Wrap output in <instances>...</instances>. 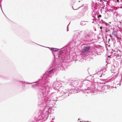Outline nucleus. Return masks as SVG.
<instances>
[{
    "mask_svg": "<svg viewBox=\"0 0 122 122\" xmlns=\"http://www.w3.org/2000/svg\"><path fill=\"white\" fill-rule=\"evenodd\" d=\"M91 47L89 46L87 47H85L82 50L83 54L84 55L86 54L87 52H89Z\"/></svg>",
    "mask_w": 122,
    "mask_h": 122,
    "instance_id": "1",
    "label": "nucleus"
},
{
    "mask_svg": "<svg viewBox=\"0 0 122 122\" xmlns=\"http://www.w3.org/2000/svg\"><path fill=\"white\" fill-rule=\"evenodd\" d=\"M112 35L115 37H117L118 36V34L117 32L113 30L112 33Z\"/></svg>",
    "mask_w": 122,
    "mask_h": 122,
    "instance_id": "2",
    "label": "nucleus"
},
{
    "mask_svg": "<svg viewBox=\"0 0 122 122\" xmlns=\"http://www.w3.org/2000/svg\"><path fill=\"white\" fill-rule=\"evenodd\" d=\"M115 54L116 55H117L118 56H121L120 53L119 51L116 52V53H115Z\"/></svg>",
    "mask_w": 122,
    "mask_h": 122,
    "instance_id": "3",
    "label": "nucleus"
},
{
    "mask_svg": "<svg viewBox=\"0 0 122 122\" xmlns=\"http://www.w3.org/2000/svg\"><path fill=\"white\" fill-rule=\"evenodd\" d=\"M51 50L54 51H58V49H57L54 48H51Z\"/></svg>",
    "mask_w": 122,
    "mask_h": 122,
    "instance_id": "4",
    "label": "nucleus"
},
{
    "mask_svg": "<svg viewBox=\"0 0 122 122\" xmlns=\"http://www.w3.org/2000/svg\"><path fill=\"white\" fill-rule=\"evenodd\" d=\"M102 16L101 15H99L98 16V17L99 18V17H101Z\"/></svg>",
    "mask_w": 122,
    "mask_h": 122,
    "instance_id": "5",
    "label": "nucleus"
},
{
    "mask_svg": "<svg viewBox=\"0 0 122 122\" xmlns=\"http://www.w3.org/2000/svg\"><path fill=\"white\" fill-rule=\"evenodd\" d=\"M52 71H53V70H52L49 71V72H50V73L51 72H52Z\"/></svg>",
    "mask_w": 122,
    "mask_h": 122,
    "instance_id": "6",
    "label": "nucleus"
},
{
    "mask_svg": "<svg viewBox=\"0 0 122 122\" xmlns=\"http://www.w3.org/2000/svg\"><path fill=\"white\" fill-rule=\"evenodd\" d=\"M103 1H105V0H100V1H101V2H103Z\"/></svg>",
    "mask_w": 122,
    "mask_h": 122,
    "instance_id": "7",
    "label": "nucleus"
},
{
    "mask_svg": "<svg viewBox=\"0 0 122 122\" xmlns=\"http://www.w3.org/2000/svg\"><path fill=\"white\" fill-rule=\"evenodd\" d=\"M100 28L101 29H102V26L100 27Z\"/></svg>",
    "mask_w": 122,
    "mask_h": 122,
    "instance_id": "8",
    "label": "nucleus"
},
{
    "mask_svg": "<svg viewBox=\"0 0 122 122\" xmlns=\"http://www.w3.org/2000/svg\"><path fill=\"white\" fill-rule=\"evenodd\" d=\"M117 1L118 2H119V0H117Z\"/></svg>",
    "mask_w": 122,
    "mask_h": 122,
    "instance_id": "9",
    "label": "nucleus"
},
{
    "mask_svg": "<svg viewBox=\"0 0 122 122\" xmlns=\"http://www.w3.org/2000/svg\"><path fill=\"white\" fill-rule=\"evenodd\" d=\"M110 37H112V36L111 35H110Z\"/></svg>",
    "mask_w": 122,
    "mask_h": 122,
    "instance_id": "10",
    "label": "nucleus"
},
{
    "mask_svg": "<svg viewBox=\"0 0 122 122\" xmlns=\"http://www.w3.org/2000/svg\"><path fill=\"white\" fill-rule=\"evenodd\" d=\"M108 56V57H111V56Z\"/></svg>",
    "mask_w": 122,
    "mask_h": 122,
    "instance_id": "11",
    "label": "nucleus"
},
{
    "mask_svg": "<svg viewBox=\"0 0 122 122\" xmlns=\"http://www.w3.org/2000/svg\"><path fill=\"white\" fill-rule=\"evenodd\" d=\"M74 9V10H76V9Z\"/></svg>",
    "mask_w": 122,
    "mask_h": 122,
    "instance_id": "12",
    "label": "nucleus"
}]
</instances>
